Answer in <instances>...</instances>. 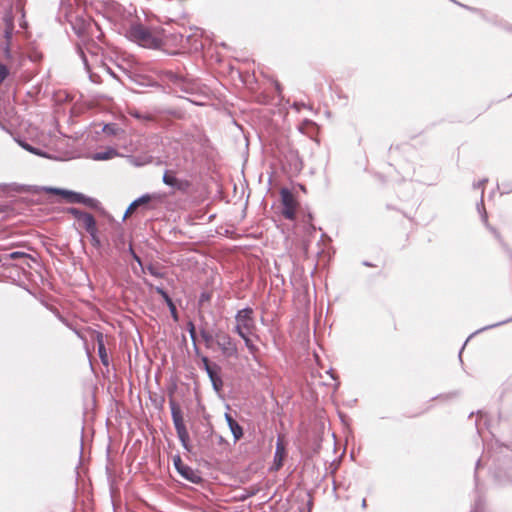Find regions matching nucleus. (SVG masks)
Returning <instances> with one entry per match:
<instances>
[{
	"label": "nucleus",
	"mask_w": 512,
	"mask_h": 512,
	"mask_svg": "<svg viewBox=\"0 0 512 512\" xmlns=\"http://www.w3.org/2000/svg\"><path fill=\"white\" fill-rule=\"evenodd\" d=\"M125 37L146 48H157L160 45V39L139 23L131 24L125 31Z\"/></svg>",
	"instance_id": "f257e3e1"
},
{
	"label": "nucleus",
	"mask_w": 512,
	"mask_h": 512,
	"mask_svg": "<svg viewBox=\"0 0 512 512\" xmlns=\"http://www.w3.org/2000/svg\"><path fill=\"white\" fill-rule=\"evenodd\" d=\"M169 406L171 410V417L172 421L178 436L179 441L181 442L182 447L190 452L191 451V445L189 444V433L184 423L183 413L181 411V408L179 404L174 400H169Z\"/></svg>",
	"instance_id": "f03ea898"
},
{
	"label": "nucleus",
	"mask_w": 512,
	"mask_h": 512,
	"mask_svg": "<svg viewBox=\"0 0 512 512\" xmlns=\"http://www.w3.org/2000/svg\"><path fill=\"white\" fill-rule=\"evenodd\" d=\"M4 29L0 34V50L7 60L12 59L11 39L14 32V17L11 11L3 16Z\"/></svg>",
	"instance_id": "7ed1b4c3"
},
{
	"label": "nucleus",
	"mask_w": 512,
	"mask_h": 512,
	"mask_svg": "<svg viewBox=\"0 0 512 512\" xmlns=\"http://www.w3.org/2000/svg\"><path fill=\"white\" fill-rule=\"evenodd\" d=\"M253 314V309L250 307H245L236 313V326L234 328V332L240 337H243L244 334H250L255 329Z\"/></svg>",
	"instance_id": "20e7f679"
},
{
	"label": "nucleus",
	"mask_w": 512,
	"mask_h": 512,
	"mask_svg": "<svg viewBox=\"0 0 512 512\" xmlns=\"http://www.w3.org/2000/svg\"><path fill=\"white\" fill-rule=\"evenodd\" d=\"M215 341L225 357H236L238 355L236 342L229 334L219 331L215 334Z\"/></svg>",
	"instance_id": "39448f33"
},
{
	"label": "nucleus",
	"mask_w": 512,
	"mask_h": 512,
	"mask_svg": "<svg viewBox=\"0 0 512 512\" xmlns=\"http://www.w3.org/2000/svg\"><path fill=\"white\" fill-rule=\"evenodd\" d=\"M280 195L282 203V215L288 220H294L296 217L297 202L293 193L287 188H282Z\"/></svg>",
	"instance_id": "423d86ee"
},
{
	"label": "nucleus",
	"mask_w": 512,
	"mask_h": 512,
	"mask_svg": "<svg viewBox=\"0 0 512 512\" xmlns=\"http://www.w3.org/2000/svg\"><path fill=\"white\" fill-rule=\"evenodd\" d=\"M175 174V171L166 170L162 177L163 183L177 191L187 193L192 186L191 181L188 179H179Z\"/></svg>",
	"instance_id": "0eeeda50"
},
{
	"label": "nucleus",
	"mask_w": 512,
	"mask_h": 512,
	"mask_svg": "<svg viewBox=\"0 0 512 512\" xmlns=\"http://www.w3.org/2000/svg\"><path fill=\"white\" fill-rule=\"evenodd\" d=\"M487 182V179H483V180H480L476 183L473 184V187L475 189H481V197H480V201L477 203V210L480 214V217H481V220L483 222V224L487 227V229L496 237V238H500V235L498 233V231L489 225L488 223V215H487V212L485 210V207H484V200H483V197H484V184Z\"/></svg>",
	"instance_id": "6e6552de"
},
{
	"label": "nucleus",
	"mask_w": 512,
	"mask_h": 512,
	"mask_svg": "<svg viewBox=\"0 0 512 512\" xmlns=\"http://www.w3.org/2000/svg\"><path fill=\"white\" fill-rule=\"evenodd\" d=\"M44 190L48 193L61 195L69 203H80L81 202L82 193H79V192H75L72 190H66V189H62V188H55V187H45Z\"/></svg>",
	"instance_id": "1a4fd4ad"
},
{
	"label": "nucleus",
	"mask_w": 512,
	"mask_h": 512,
	"mask_svg": "<svg viewBox=\"0 0 512 512\" xmlns=\"http://www.w3.org/2000/svg\"><path fill=\"white\" fill-rule=\"evenodd\" d=\"M185 480L192 484H199L203 481L202 476L198 470L191 468L188 465L181 467L178 472Z\"/></svg>",
	"instance_id": "9d476101"
},
{
	"label": "nucleus",
	"mask_w": 512,
	"mask_h": 512,
	"mask_svg": "<svg viewBox=\"0 0 512 512\" xmlns=\"http://www.w3.org/2000/svg\"><path fill=\"white\" fill-rule=\"evenodd\" d=\"M160 197L157 194H143L139 198L135 199L127 208L124 217H127L129 214H131L137 207L147 204L150 201L154 199H159Z\"/></svg>",
	"instance_id": "9b49d317"
},
{
	"label": "nucleus",
	"mask_w": 512,
	"mask_h": 512,
	"mask_svg": "<svg viewBox=\"0 0 512 512\" xmlns=\"http://www.w3.org/2000/svg\"><path fill=\"white\" fill-rule=\"evenodd\" d=\"M225 420L230 428V431L234 437V440L235 441L239 440L243 436L242 427L228 413L225 414Z\"/></svg>",
	"instance_id": "f8f14e48"
},
{
	"label": "nucleus",
	"mask_w": 512,
	"mask_h": 512,
	"mask_svg": "<svg viewBox=\"0 0 512 512\" xmlns=\"http://www.w3.org/2000/svg\"><path fill=\"white\" fill-rule=\"evenodd\" d=\"M97 346H98V355L101 359V362L104 365H108V355L104 344V336L101 332H97L95 336Z\"/></svg>",
	"instance_id": "ddd939ff"
},
{
	"label": "nucleus",
	"mask_w": 512,
	"mask_h": 512,
	"mask_svg": "<svg viewBox=\"0 0 512 512\" xmlns=\"http://www.w3.org/2000/svg\"><path fill=\"white\" fill-rule=\"evenodd\" d=\"M284 456H285V447H284V444L282 443L281 439L278 438L277 443H276L275 453H274V465H275L276 470H278L282 466Z\"/></svg>",
	"instance_id": "4468645a"
},
{
	"label": "nucleus",
	"mask_w": 512,
	"mask_h": 512,
	"mask_svg": "<svg viewBox=\"0 0 512 512\" xmlns=\"http://www.w3.org/2000/svg\"><path fill=\"white\" fill-rule=\"evenodd\" d=\"M77 53L79 55V57L81 58L82 60V63L85 67V69L87 70V72H90V65H89V61H88V58H87V53H89L91 55V57H97V53L95 51H92L91 49L89 48H83L80 44H77Z\"/></svg>",
	"instance_id": "2eb2a0df"
},
{
	"label": "nucleus",
	"mask_w": 512,
	"mask_h": 512,
	"mask_svg": "<svg viewBox=\"0 0 512 512\" xmlns=\"http://www.w3.org/2000/svg\"><path fill=\"white\" fill-rule=\"evenodd\" d=\"M118 155H119V153L116 149L107 148L104 151L96 152L92 158H93V160H96V161H105V160L113 159V158L117 157Z\"/></svg>",
	"instance_id": "dca6fc26"
},
{
	"label": "nucleus",
	"mask_w": 512,
	"mask_h": 512,
	"mask_svg": "<svg viewBox=\"0 0 512 512\" xmlns=\"http://www.w3.org/2000/svg\"><path fill=\"white\" fill-rule=\"evenodd\" d=\"M79 221H82L87 233L93 232L97 229L96 220L94 216L90 213L85 212V214L81 217Z\"/></svg>",
	"instance_id": "f3484780"
},
{
	"label": "nucleus",
	"mask_w": 512,
	"mask_h": 512,
	"mask_svg": "<svg viewBox=\"0 0 512 512\" xmlns=\"http://www.w3.org/2000/svg\"><path fill=\"white\" fill-rule=\"evenodd\" d=\"M218 371L219 370H216L213 373H211L210 375H208V377L212 383V387L217 393H219L223 387V381H222L221 376L218 374Z\"/></svg>",
	"instance_id": "a211bd4d"
},
{
	"label": "nucleus",
	"mask_w": 512,
	"mask_h": 512,
	"mask_svg": "<svg viewBox=\"0 0 512 512\" xmlns=\"http://www.w3.org/2000/svg\"><path fill=\"white\" fill-rule=\"evenodd\" d=\"M80 204H83L92 209H98L100 207V202L97 199L86 196L84 194H82Z\"/></svg>",
	"instance_id": "6ab92c4d"
},
{
	"label": "nucleus",
	"mask_w": 512,
	"mask_h": 512,
	"mask_svg": "<svg viewBox=\"0 0 512 512\" xmlns=\"http://www.w3.org/2000/svg\"><path fill=\"white\" fill-rule=\"evenodd\" d=\"M145 270H147L152 276L156 278H164L165 276L158 265L149 264L145 267Z\"/></svg>",
	"instance_id": "aec40b11"
},
{
	"label": "nucleus",
	"mask_w": 512,
	"mask_h": 512,
	"mask_svg": "<svg viewBox=\"0 0 512 512\" xmlns=\"http://www.w3.org/2000/svg\"><path fill=\"white\" fill-rule=\"evenodd\" d=\"M155 291L157 294H159L162 299L165 301V303L167 304V306H171L172 305V299L171 297L169 296V294L162 288V287H155Z\"/></svg>",
	"instance_id": "412c9836"
},
{
	"label": "nucleus",
	"mask_w": 512,
	"mask_h": 512,
	"mask_svg": "<svg viewBox=\"0 0 512 512\" xmlns=\"http://www.w3.org/2000/svg\"><path fill=\"white\" fill-rule=\"evenodd\" d=\"M67 213L72 215L74 218H76L77 220H80L81 217L85 214L84 211L78 209V208H75V207H69L67 208Z\"/></svg>",
	"instance_id": "4be33fe9"
},
{
	"label": "nucleus",
	"mask_w": 512,
	"mask_h": 512,
	"mask_svg": "<svg viewBox=\"0 0 512 512\" xmlns=\"http://www.w3.org/2000/svg\"><path fill=\"white\" fill-rule=\"evenodd\" d=\"M241 338L244 340L245 346L247 347L249 352L254 354L257 351V347L252 343V341L248 337V334H244V336Z\"/></svg>",
	"instance_id": "5701e85b"
},
{
	"label": "nucleus",
	"mask_w": 512,
	"mask_h": 512,
	"mask_svg": "<svg viewBox=\"0 0 512 512\" xmlns=\"http://www.w3.org/2000/svg\"><path fill=\"white\" fill-rule=\"evenodd\" d=\"M118 130H119V128L117 127L116 124H106L103 127V132L107 135H116Z\"/></svg>",
	"instance_id": "b1692460"
},
{
	"label": "nucleus",
	"mask_w": 512,
	"mask_h": 512,
	"mask_svg": "<svg viewBox=\"0 0 512 512\" xmlns=\"http://www.w3.org/2000/svg\"><path fill=\"white\" fill-rule=\"evenodd\" d=\"M166 79L174 84H178L181 82V77L172 71H168L165 73Z\"/></svg>",
	"instance_id": "393cba45"
},
{
	"label": "nucleus",
	"mask_w": 512,
	"mask_h": 512,
	"mask_svg": "<svg viewBox=\"0 0 512 512\" xmlns=\"http://www.w3.org/2000/svg\"><path fill=\"white\" fill-rule=\"evenodd\" d=\"M91 237V243L94 247H100L101 246V241L98 237V230L96 229L95 231L93 232H90L88 233Z\"/></svg>",
	"instance_id": "a878e982"
},
{
	"label": "nucleus",
	"mask_w": 512,
	"mask_h": 512,
	"mask_svg": "<svg viewBox=\"0 0 512 512\" xmlns=\"http://www.w3.org/2000/svg\"><path fill=\"white\" fill-rule=\"evenodd\" d=\"M20 145L27 151L35 154V155H43L41 153V151L38 149V148H35L33 146H31L30 144L26 143V142H20Z\"/></svg>",
	"instance_id": "bb28decb"
},
{
	"label": "nucleus",
	"mask_w": 512,
	"mask_h": 512,
	"mask_svg": "<svg viewBox=\"0 0 512 512\" xmlns=\"http://www.w3.org/2000/svg\"><path fill=\"white\" fill-rule=\"evenodd\" d=\"M512 320V318H509L507 320H503V321H500V322H497V323H494V324H491V325H488V326H485L479 330H477L475 333H479V332H482V331H485V330H488V329H492V328H495V327H498L500 325H503L505 323H508Z\"/></svg>",
	"instance_id": "cd10ccee"
},
{
	"label": "nucleus",
	"mask_w": 512,
	"mask_h": 512,
	"mask_svg": "<svg viewBox=\"0 0 512 512\" xmlns=\"http://www.w3.org/2000/svg\"><path fill=\"white\" fill-rule=\"evenodd\" d=\"M8 75H9L8 67L5 64L0 63V84L7 78Z\"/></svg>",
	"instance_id": "c85d7f7f"
},
{
	"label": "nucleus",
	"mask_w": 512,
	"mask_h": 512,
	"mask_svg": "<svg viewBox=\"0 0 512 512\" xmlns=\"http://www.w3.org/2000/svg\"><path fill=\"white\" fill-rule=\"evenodd\" d=\"M28 254H26L25 252H21V251H14L10 254L7 255V257L9 259H12V260H15V259H18V258H24V257H27Z\"/></svg>",
	"instance_id": "c756f323"
},
{
	"label": "nucleus",
	"mask_w": 512,
	"mask_h": 512,
	"mask_svg": "<svg viewBox=\"0 0 512 512\" xmlns=\"http://www.w3.org/2000/svg\"><path fill=\"white\" fill-rule=\"evenodd\" d=\"M200 335L207 345L213 340V336L205 329L200 331Z\"/></svg>",
	"instance_id": "7c9ffc66"
},
{
	"label": "nucleus",
	"mask_w": 512,
	"mask_h": 512,
	"mask_svg": "<svg viewBox=\"0 0 512 512\" xmlns=\"http://www.w3.org/2000/svg\"><path fill=\"white\" fill-rule=\"evenodd\" d=\"M173 464L177 472H179V469H181V467H184L186 465L182 462L181 457L179 455H176L173 458Z\"/></svg>",
	"instance_id": "2f4dec72"
},
{
	"label": "nucleus",
	"mask_w": 512,
	"mask_h": 512,
	"mask_svg": "<svg viewBox=\"0 0 512 512\" xmlns=\"http://www.w3.org/2000/svg\"><path fill=\"white\" fill-rule=\"evenodd\" d=\"M188 331H189L192 341L195 343L196 331H195V326L192 322L188 323Z\"/></svg>",
	"instance_id": "473e14b6"
},
{
	"label": "nucleus",
	"mask_w": 512,
	"mask_h": 512,
	"mask_svg": "<svg viewBox=\"0 0 512 512\" xmlns=\"http://www.w3.org/2000/svg\"><path fill=\"white\" fill-rule=\"evenodd\" d=\"M132 258H133V259L137 262V264L139 265L141 272H142V273H144V272H145V267L143 266V263H142L141 258H140L136 253H133Z\"/></svg>",
	"instance_id": "72a5a7b5"
},
{
	"label": "nucleus",
	"mask_w": 512,
	"mask_h": 512,
	"mask_svg": "<svg viewBox=\"0 0 512 512\" xmlns=\"http://www.w3.org/2000/svg\"><path fill=\"white\" fill-rule=\"evenodd\" d=\"M204 370L206 371L207 375H210L214 371L220 370V367L217 364H214V365L207 366L206 368H204Z\"/></svg>",
	"instance_id": "f704fd0d"
},
{
	"label": "nucleus",
	"mask_w": 512,
	"mask_h": 512,
	"mask_svg": "<svg viewBox=\"0 0 512 512\" xmlns=\"http://www.w3.org/2000/svg\"><path fill=\"white\" fill-rule=\"evenodd\" d=\"M131 115L137 119H144V120L150 119L149 116H143L140 112H134V113H131Z\"/></svg>",
	"instance_id": "c9c22d12"
},
{
	"label": "nucleus",
	"mask_w": 512,
	"mask_h": 512,
	"mask_svg": "<svg viewBox=\"0 0 512 512\" xmlns=\"http://www.w3.org/2000/svg\"><path fill=\"white\" fill-rule=\"evenodd\" d=\"M168 307H169L170 312H171L172 316L174 317V319H177V310H176V306H175L174 302L172 301V305L168 306Z\"/></svg>",
	"instance_id": "e433bc0d"
},
{
	"label": "nucleus",
	"mask_w": 512,
	"mask_h": 512,
	"mask_svg": "<svg viewBox=\"0 0 512 512\" xmlns=\"http://www.w3.org/2000/svg\"><path fill=\"white\" fill-rule=\"evenodd\" d=\"M9 205L7 204H0V214L6 213L9 210Z\"/></svg>",
	"instance_id": "4c0bfd02"
},
{
	"label": "nucleus",
	"mask_w": 512,
	"mask_h": 512,
	"mask_svg": "<svg viewBox=\"0 0 512 512\" xmlns=\"http://www.w3.org/2000/svg\"><path fill=\"white\" fill-rule=\"evenodd\" d=\"M201 360H202V363H203V368H206L207 366L211 365L210 362H209L208 357L203 356Z\"/></svg>",
	"instance_id": "58836bf2"
},
{
	"label": "nucleus",
	"mask_w": 512,
	"mask_h": 512,
	"mask_svg": "<svg viewBox=\"0 0 512 512\" xmlns=\"http://www.w3.org/2000/svg\"><path fill=\"white\" fill-rule=\"evenodd\" d=\"M127 251H128V253H129L131 256L133 255V253H136V252L134 251L133 246H132V244H131V243L129 244V246H128V250H127Z\"/></svg>",
	"instance_id": "ea45409f"
},
{
	"label": "nucleus",
	"mask_w": 512,
	"mask_h": 512,
	"mask_svg": "<svg viewBox=\"0 0 512 512\" xmlns=\"http://www.w3.org/2000/svg\"><path fill=\"white\" fill-rule=\"evenodd\" d=\"M479 505H480V503H479V502H476V504H475V508H474L473 512H478Z\"/></svg>",
	"instance_id": "a19ab883"
},
{
	"label": "nucleus",
	"mask_w": 512,
	"mask_h": 512,
	"mask_svg": "<svg viewBox=\"0 0 512 512\" xmlns=\"http://www.w3.org/2000/svg\"><path fill=\"white\" fill-rule=\"evenodd\" d=\"M366 505H367V504H366V499H363V500H362V503H361L362 508H365V507H366Z\"/></svg>",
	"instance_id": "79ce46f5"
},
{
	"label": "nucleus",
	"mask_w": 512,
	"mask_h": 512,
	"mask_svg": "<svg viewBox=\"0 0 512 512\" xmlns=\"http://www.w3.org/2000/svg\"><path fill=\"white\" fill-rule=\"evenodd\" d=\"M106 70L109 72L110 75H112L113 77H115V74L111 71L110 68H106Z\"/></svg>",
	"instance_id": "37998d69"
},
{
	"label": "nucleus",
	"mask_w": 512,
	"mask_h": 512,
	"mask_svg": "<svg viewBox=\"0 0 512 512\" xmlns=\"http://www.w3.org/2000/svg\"><path fill=\"white\" fill-rule=\"evenodd\" d=\"M480 463H481V460L479 459V460L477 461V463H476V470L479 468Z\"/></svg>",
	"instance_id": "c03bdc74"
},
{
	"label": "nucleus",
	"mask_w": 512,
	"mask_h": 512,
	"mask_svg": "<svg viewBox=\"0 0 512 512\" xmlns=\"http://www.w3.org/2000/svg\"><path fill=\"white\" fill-rule=\"evenodd\" d=\"M364 265L365 266H371V264L369 262H364Z\"/></svg>",
	"instance_id": "a18cd8bd"
}]
</instances>
